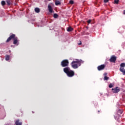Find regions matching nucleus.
<instances>
[{
  "label": "nucleus",
  "instance_id": "nucleus-1",
  "mask_svg": "<svg viewBox=\"0 0 125 125\" xmlns=\"http://www.w3.org/2000/svg\"><path fill=\"white\" fill-rule=\"evenodd\" d=\"M83 61L82 60L76 59L75 61H73L71 62V67L73 69H78L80 66L82 64V63H83Z\"/></svg>",
  "mask_w": 125,
  "mask_h": 125
},
{
  "label": "nucleus",
  "instance_id": "nucleus-2",
  "mask_svg": "<svg viewBox=\"0 0 125 125\" xmlns=\"http://www.w3.org/2000/svg\"><path fill=\"white\" fill-rule=\"evenodd\" d=\"M63 72L66 74L69 78H72L75 76V72L74 71L71 70L70 67H66L63 68Z\"/></svg>",
  "mask_w": 125,
  "mask_h": 125
},
{
  "label": "nucleus",
  "instance_id": "nucleus-3",
  "mask_svg": "<svg viewBox=\"0 0 125 125\" xmlns=\"http://www.w3.org/2000/svg\"><path fill=\"white\" fill-rule=\"evenodd\" d=\"M61 65L62 67H68L69 66V61L68 60H63L61 62Z\"/></svg>",
  "mask_w": 125,
  "mask_h": 125
},
{
  "label": "nucleus",
  "instance_id": "nucleus-4",
  "mask_svg": "<svg viewBox=\"0 0 125 125\" xmlns=\"http://www.w3.org/2000/svg\"><path fill=\"white\" fill-rule=\"evenodd\" d=\"M16 37V35L15 34L11 35L10 37H8L7 40L6 41V42H9L10 41H11V40H13V41Z\"/></svg>",
  "mask_w": 125,
  "mask_h": 125
},
{
  "label": "nucleus",
  "instance_id": "nucleus-5",
  "mask_svg": "<svg viewBox=\"0 0 125 125\" xmlns=\"http://www.w3.org/2000/svg\"><path fill=\"white\" fill-rule=\"evenodd\" d=\"M53 5V3H50L48 5V10L50 13H52L53 12V9H52V6Z\"/></svg>",
  "mask_w": 125,
  "mask_h": 125
},
{
  "label": "nucleus",
  "instance_id": "nucleus-6",
  "mask_svg": "<svg viewBox=\"0 0 125 125\" xmlns=\"http://www.w3.org/2000/svg\"><path fill=\"white\" fill-rule=\"evenodd\" d=\"M97 69L98 71H102V70H104V69H105V64H101V65H99L97 67Z\"/></svg>",
  "mask_w": 125,
  "mask_h": 125
},
{
  "label": "nucleus",
  "instance_id": "nucleus-7",
  "mask_svg": "<svg viewBox=\"0 0 125 125\" xmlns=\"http://www.w3.org/2000/svg\"><path fill=\"white\" fill-rule=\"evenodd\" d=\"M112 90L113 92V93H118V92H120V88L119 87H116L114 88H112Z\"/></svg>",
  "mask_w": 125,
  "mask_h": 125
},
{
  "label": "nucleus",
  "instance_id": "nucleus-8",
  "mask_svg": "<svg viewBox=\"0 0 125 125\" xmlns=\"http://www.w3.org/2000/svg\"><path fill=\"white\" fill-rule=\"evenodd\" d=\"M116 60H117V57H116L115 56H112L110 58L109 61L110 62H115Z\"/></svg>",
  "mask_w": 125,
  "mask_h": 125
},
{
  "label": "nucleus",
  "instance_id": "nucleus-9",
  "mask_svg": "<svg viewBox=\"0 0 125 125\" xmlns=\"http://www.w3.org/2000/svg\"><path fill=\"white\" fill-rule=\"evenodd\" d=\"M13 41V44H17L18 43V37L16 36Z\"/></svg>",
  "mask_w": 125,
  "mask_h": 125
},
{
  "label": "nucleus",
  "instance_id": "nucleus-10",
  "mask_svg": "<svg viewBox=\"0 0 125 125\" xmlns=\"http://www.w3.org/2000/svg\"><path fill=\"white\" fill-rule=\"evenodd\" d=\"M16 125H22V122L20 121V120L17 119L15 122Z\"/></svg>",
  "mask_w": 125,
  "mask_h": 125
},
{
  "label": "nucleus",
  "instance_id": "nucleus-11",
  "mask_svg": "<svg viewBox=\"0 0 125 125\" xmlns=\"http://www.w3.org/2000/svg\"><path fill=\"white\" fill-rule=\"evenodd\" d=\"M6 2L7 5H11L13 3L12 0H6Z\"/></svg>",
  "mask_w": 125,
  "mask_h": 125
},
{
  "label": "nucleus",
  "instance_id": "nucleus-12",
  "mask_svg": "<svg viewBox=\"0 0 125 125\" xmlns=\"http://www.w3.org/2000/svg\"><path fill=\"white\" fill-rule=\"evenodd\" d=\"M125 63L123 62V63H121L120 64V68L123 69V68H125Z\"/></svg>",
  "mask_w": 125,
  "mask_h": 125
},
{
  "label": "nucleus",
  "instance_id": "nucleus-13",
  "mask_svg": "<svg viewBox=\"0 0 125 125\" xmlns=\"http://www.w3.org/2000/svg\"><path fill=\"white\" fill-rule=\"evenodd\" d=\"M119 70L120 72L123 73V75H125V68H120Z\"/></svg>",
  "mask_w": 125,
  "mask_h": 125
},
{
  "label": "nucleus",
  "instance_id": "nucleus-14",
  "mask_svg": "<svg viewBox=\"0 0 125 125\" xmlns=\"http://www.w3.org/2000/svg\"><path fill=\"white\" fill-rule=\"evenodd\" d=\"M34 10L36 13H40L41 11V10L39 8H35Z\"/></svg>",
  "mask_w": 125,
  "mask_h": 125
},
{
  "label": "nucleus",
  "instance_id": "nucleus-15",
  "mask_svg": "<svg viewBox=\"0 0 125 125\" xmlns=\"http://www.w3.org/2000/svg\"><path fill=\"white\" fill-rule=\"evenodd\" d=\"M73 30H74V29L71 27H67V32H72Z\"/></svg>",
  "mask_w": 125,
  "mask_h": 125
},
{
  "label": "nucleus",
  "instance_id": "nucleus-16",
  "mask_svg": "<svg viewBox=\"0 0 125 125\" xmlns=\"http://www.w3.org/2000/svg\"><path fill=\"white\" fill-rule=\"evenodd\" d=\"M55 3L56 5H59L61 4V2H60L59 0H56Z\"/></svg>",
  "mask_w": 125,
  "mask_h": 125
},
{
  "label": "nucleus",
  "instance_id": "nucleus-17",
  "mask_svg": "<svg viewBox=\"0 0 125 125\" xmlns=\"http://www.w3.org/2000/svg\"><path fill=\"white\" fill-rule=\"evenodd\" d=\"M10 58V57L9 56V55H6L5 56V60H6V61H8V60H9V59Z\"/></svg>",
  "mask_w": 125,
  "mask_h": 125
},
{
  "label": "nucleus",
  "instance_id": "nucleus-18",
  "mask_svg": "<svg viewBox=\"0 0 125 125\" xmlns=\"http://www.w3.org/2000/svg\"><path fill=\"white\" fill-rule=\"evenodd\" d=\"M1 4L2 6H4V5H5V1L2 0L1 2Z\"/></svg>",
  "mask_w": 125,
  "mask_h": 125
},
{
  "label": "nucleus",
  "instance_id": "nucleus-19",
  "mask_svg": "<svg viewBox=\"0 0 125 125\" xmlns=\"http://www.w3.org/2000/svg\"><path fill=\"white\" fill-rule=\"evenodd\" d=\"M114 87V84L113 83H110L109 85H108V87H109V88H112V87Z\"/></svg>",
  "mask_w": 125,
  "mask_h": 125
},
{
  "label": "nucleus",
  "instance_id": "nucleus-20",
  "mask_svg": "<svg viewBox=\"0 0 125 125\" xmlns=\"http://www.w3.org/2000/svg\"><path fill=\"white\" fill-rule=\"evenodd\" d=\"M109 80V77L107 76H104V81H108Z\"/></svg>",
  "mask_w": 125,
  "mask_h": 125
},
{
  "label": "nucleus",
  "instance_id": "nucleus-21",
  "mask_svg": "<svg viewBox=\"0 0 125 125\" xmlns=\"http://www.w3.org/2000/svg\"><path fill=\"white\" fill-rule=\"evenodd\" d=\"M54 18H58V15L57 14H54Z\"/></svg>",
  "mask_w": 125,
  "mask_h": 125
},
{
  "label": "nucleus",
  "instance_id": "nucleus-22",
  "mask_svg": "<svg viewBox=\"0 0 125 125\" xmlns=\"http://www.w3.org/2000/svg\"><path fill=\"white\" fill-rule=\"evenodd\" d=\"M119 1H120V0H114V3L118 4V3H119Z\"/></svg>",
  "mask_w": 125,
  "mask_h": 125
},
{
  "label": "nucleus",
  "instance_id": "nucleus-23",
  "mask_svg": "<svg viewBox=\"0 0 125 125\" xmlns=\"http://www.w3.org/2000/svg\"><path fill=\"white\" fill-rule=\"evenodd\" d=\"M69 3L70 4H74V0H71L69 1Z\"/></svg>",
  "mask_w": 125,
  "mask_h": 125
},
{
  "label": "nucleus",
  "instance_id": "nucleus-24",
  "mask_svg": "<svg viewBox=\"0 0 125 125\" xmlns=\"http://www.w3.org/2000/svg\"><path fill=\"white\" fill-rule=\"evenodd\" d=\"M87 22L88 24H90V23L91 22V20H88L87 21Z\"/></svg>",
  "mask_w": 125,
  "mask_h": 125
},
{
  "label": "nucleus",
  "instance_id": "nucleus-25",
  "mask_svg": "<svg viewBox=\"0 0 125 125\" xmlns=\"http://www.w3.org/2000/svg\"><path fill=\"white\" fill-rule=\"evenodd\" d=\"M108 1H109V0H104V2L105 3L108 2Z\"/></svg>",
  "mask_w": 125,
  "mask_h": 125
},
{
  "label": "nucleus",
  "instance_id": "nucleus-26",
  "mask_svg": "<svg viewBox=\"0 0 125 125\" xmlns=\"http://www.w3.org/2000/svg\"><path fill=\"white\" fill-rule=\"evenodd\" d=\"M107 75H108V74L106 72L104 74V77H107Z\"/></svg>",
  "mask_w": 125,
  "mask_h": 125
},
{
  "label": "nucleus",
  "instance_id": "nucleus-27",
  "mask_svg": "<svg viewBox=\"0 0 125 125\" xmlns=\"http://www.w3.org/2000/svg\"><path fill=\"white\" fill-rule=\"evenodd\" d=\"M79 45H81L82 44V42L80 41V42L78 43Z\"/></svg>",
  "mask_w": 125,
  "mask_h": 125
},
{
  "label": "nucleus",
  "instance_id": "nucleus-28",
  "mask_svg": "<svg viewBox=\"0 0 125 125\" xmlns=\"http://www.w3.org/2000/svg\"><path fill=\"white\" fill-rule=\"evenodd\" d=\"M123 14L124 15H125V10L123 11Z\"/></svg>",
  "mask_w": 125,
  "mask_h": 125
},
{
  "label": "nucleus",
  "instance_id": "nucleus-29",
  "mask_svg": "<svg viewBox=\"0 0 125 125\" xmlns=\"http://www.w3.org/2000/svg\"><path fill=\"white\" fill-rule=\"evenodd\" d=\"M98 113H100V110H98Z\"/></svg>",
  "mask_w": 125,
  "mask_h": 125
},
{
  "label": "nucleus",
  "instance_id": "nucleus-30",
  "mask_svg": "<svg viewBox=\"0 0 125 125\" xmlns=\"http://www.w3.org/2000/svg\"><path fill=\"white\" fill-rule=\"evenodd\" d=\"M123 113V111H121V114H122Z\"/></svg>",
  "mask_w": 125,
  "mask_h": 125
},
{
  "label": "nucleus",
  "instance_id": "nucleus-31",
  "mask_svg": "<svg viewBox=\"0 0 125 125\" xmlns=\"http://www.w3.org/2000/svg\"><path fill=\"white\" fill-rule=\"evenodd\" d=\"M32 113L34 114V113H35V112H33V111H32Z\"/></svg>",
  "mask_w": 125,
  "mask_h": 125
},
{
  "label": "nucleus",
  "instance_id": "nucleus-32",
  "mask_svg": "<svg viewBox=\"0 0 125 125\" xmlns=\"http://www.w3.org/2000/svg\"><path fill=\"white\" fill-rule=\"evenodd\" d=\"M48 0L50 1V0Z\"/></svg>",
  "mask_w": 125,
  "mask_h": 125
}]
</instances>
